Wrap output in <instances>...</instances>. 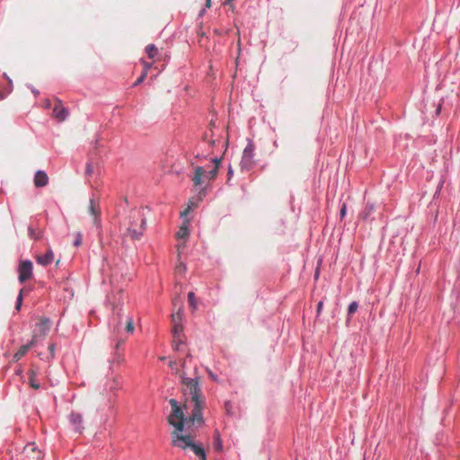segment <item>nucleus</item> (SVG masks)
I'll use <instances>...</instances> for the list:
<instances>
[{"label": "nucleus", "mask_w": 460, "mask_h": 460, "mask_svg": "<svg viewBox=\"0 0 460 460\" xmlns=\"http://www.w3.org/2000/svg\"><path fill=\"white\" fill-rule=\"evenodd\" d=\"M94 172V167L92 161H89L86 164L85 172L84 174L87 178H91L93 175Z\"/></svg>", "instance_id": "393cba45"}, {"label": "nucleus", "mask_w": 460, "mask_h": 460, "mask_svg": "<svg viewBox=\"0 0 460 460\" xmlns=\"http://www.w3.org/2000/svg\"><path fill=\"white\" fill-rule=\"evenodd\" d=\"M211 6V0H206V7L209 8Z\"/></svg>", "instance_id": "49530a36"}, {"label": "nucleus", "mask_w": 460, "mask_h": 460, "mask_svg": "<svg viewBox=\"0 0 460 460\" xmlns=\"http://www.w3.org/2000/svg\"><path fill=\"white\" fill-rule=\"evenodd\" d=\"M34 185L37 188L45 187L49 183V177L44 171H38L34 175Z\"/></svg>", "instance_id": "f8f14e48"}, {"label": "nucleus", "mask_w": 460, "mask_h": 460, "mask_svg": "<svg viewBox=\"0 0 460 460\" xmlns=\"http://www.w3.org/2000/svg\"><path fill=\"white\" fill-rule=\"evenodd\" d=\"M346 213H347V205H346V203H343L341 208V211H340L341 219H343L345 217Z\"/></svg>", "instance_id": "f704fd0d"}, {"label": "nucleus", "mask_w": 460, "mask_h": 460, "mask_svg": "<svg viewBox=\"0 0 460 460\" xmlns=\"http://www.w3.org/2000/svg\"><path fill=\"white\" fill-rule=\"evenodd\" d=\"M231 407H232V404L230 402H226L225 403V408H226V412L229 414L230 413V411H231Z\"/></svg>", "instance_id": "c03bdc74"}, {"label": "nucleus", "mask_w": 460, "mask_h": 460, "mask_svg": "<svg viewBox=\"0 0 460 460\" xmlns=\"http://www.w3.org/2000/svg\"><path fill=\"white\" fill-rule=\"evenodd\" d=\"M358 304L356 301L351 302L348 306V316L351 317L352 314L358 310Z\"/></svg>", "instance_id": "cd10ccee"}, {"label": "nucleus", "mask_w": 460, "mask_h": 460, "mask_svg": "<svg viewBox=\"0 0 460 460\" xmlns=\"http://www.w3.org/2000/svg\"><path fill=\"white\" fill-rule=\"evenodd\" d=\"M255 146L252 142H249L243 152L240 166L243 171H250L255 164L254 159Z\"/></svg>", "instance_id": "20e7f679"}, {"label": "nucleus", "mask_w": 460, "mask_h": 460, "mask_svg": "<svg viewBox=\"0 0 460 460\" xmlns=\"http://www.w3.org/2000/svg\"><path fill=\"white\" fill-rule=\"evenodd\" d=\"M191 209V206L190 205H188L187 208L181 212V217H186L190 212Z\"/></svg>", "instance_id": "e433bc0d"}, {"label": "nucleus", "mask_w": 460, "mask_h": 460, "mask_svg": "<svg viewBox=\"0 0 460 460\" xmlns=\"http://www.w3.org/2000/svg\"><path fill=\"white\" fill-rule=\"evenodd\" d=\"M375 210V207L372 204H367L365 207L364 211L361 213L360 217L362 219L367 220L373 214Z\"/></svg>", "instance_id": "4be33fe9"}, {"label": "nucleus", "mask_w": 460, "mask_h": 460, "mask_svg": "<svg viewBox=\"0 0 460 460\" xmlns=\"http://www.w3.org/2000/svg\"><path fill=\"white\" fill-rule=\"evenodd\" d=\"M120 343V341L117 342L115 347V357L113 358V361L117 362L118 364H120L124 360L123 354L119 351Z\"/></svg>", "instance_id": "5701e85b"}, {"label": "nucleus", "mask_w": 460, "mask_h": 460, "mask_svg": "<svg viewBox=\"0 0 460 460\" xmlns=\"http://www.w3.org/2000/svg\"><path fill=\"white\" fill-rule=\"evenodd\" d=\"M33 275L32 262L29 260L21 261L18 266V279L21 283H24L31 279Z\"/></svg>", "instance_id": "423d86ee"}, {"label": "nucleus", "mask_w": 460, "mask_h": 460, "mask_svg": "<svg viewBox=\"0 0 460 460\" xmlns=\"http://www.w3.org/2000/svg\"><path fill=\"white\" fill-rule=\"evenodd\" d=\"M29 451L34 452L36 454V457L37 458H40L41 457V452L39 451V450H36V447H35L34 444H29V445H27L24 447V452L25 453H28Z\"/></svg>", "instance_id": "a878e982"}, {"label": "nucleus", "mask_w": 460, "mask_h": 460, "mask_svg": "<svg viewBox=\"0 0 460 460\" xmlns=\"http://www.w3.org/2000/svg\"><path fill=\"white\" fill-rule=\"evenodd\" d=\"M188 205L191 206V209L198 206V203L194 200V199H190L188 202Z\"/></svg>", "instance_id": "79ce46f5"}, {"label": "nucleus", "mask_w": 460, "mask_h": 460, "mask_svg": "<svg viewBox=\"0 0 460 460\" xmlns=\"http://www.w3.org/2000/svg\"><path fill=\"white\" fill-rule=\"evenodd\" d=\"M234 0H225L224 4L229 5L232 10H234Z\"/></svg>", "instance_id": "37998d69"}, {"label": "nucleus", "mask_w": 460, "mask_h": 460, "mask_svg": "<svg viewBox=\"0 0 460 460\" xmlns=\"http://www.w3.org/2000/svg\"><path fill=\"white\" fill-rule=\"evenodd\" d=\"M212 162L213 164L208 165V168L204 166L195 167L194 174L191 177V181L195 187L206 184L217 176L219 161L217 159H213Z\"/></svg>", "instance_id": "7ed1b4c3"}, {"label": "nucleus", "mask_w": 460, "mask_h": 460, "mask_svg": "<svg viewBox=\"0 0 460 460\" xmlns=\"http://www.w3.org/2000/svg\"><path fill=\"white\" fill-rule=\"evenodd\" d=\"M126 330L128 332L132 333L134 332V325L132 318H129L127 322Z\"/></svg>", "instance_id": "2f4dec72"}, {"label": "nucleus", "mask_w": 460, "mask_h": 460, "mask_svg": "<svg viewBox=\"0 0 460 460\" xmlns=\"http://www.w3.org/2000/svg\"><path fill=\"white\" fill-rule=\"evenodd\" d=\"M191 209V206L190 205H188L187 208L181 212V217H186L190 212Z\"/></svg>", "instance_id": "4c0bfd02"}, {"label": "nucleus", "mask_w": 460, "mask_h": 460, "mask_svg": "<svg viewBox=\"0 0 460 460\" xmlns=\"http://www.w3.org/2000/svg\"><path fill=\"white\" fill-rule=\"evenodd\" d=\"M35 259L38 264L46 267L53 262L54 252L50 248H49L45 254L37 255Z\"/></svg>", "instance_id": "9b49d317"}, {"label": "nucleus", "mask_w": 460, "mask_h": 460, "mask_svg": "<svg viewBox=\"0 0 460 460\" xmlns=\"http://www.w3.org/2000/svg\"><path fill=\"white\" fill-rule=\"evenodd\" d=\"M28 231H29V236L31 239L37 241V240L41 239L43 236V232L40 228H34L33 226H29Z\"/></svg>", "instance_id": "aec40b11"}, {"label": "nucleus", "mask_w": 460, "mask_h": 460, "mask_svg": "<svg viewBox=\"0 0 460 460\" xmlns=\"http://www.w3.org/2000/svg\"><path fill=\"white\" fill-rule=\"evenodd\" d=\"M35 345V339L33 338L31 341H30L28 343L22 345L20 347V349L13 354V361L17 362L22 358H23L30 349H31Z\"/></svg>", "instance_id": "9d476101"}, {"label": "nucleus", "mask_w": 460, "mask_h": 460, "mask_svg": "<svg viewBox=\"0 0 460 460\" xmlns=\"http://www.w3.org/2000/svg\"><path fill=\"white\" fill-rule=\"evenodd\" d=\"M189 236V229L188 226L183 225L180 227L178 232L176 233V237L178 239H185Z\"/></svg>", "instance_id": "b1692460"}, {"label": "nucleus", "mask_w": 460, "mask_h": 460, "mask_svg": "<svg viewBox=\"0 0 460 460\" xmlns=\"http://www.w3.org/2000/svg\"><path fill=\"white\" fill-rule=\"evenodd\" d=\"M108 302L111 305L112 310L120 308L123 304V290L121 288L112 291L108 296Z\"/></svg>", "instance_id": "6e6552de"}, {"label": "nucleus", "mask_w": 460, "mask_h": 460, "mask_svg": "<svg viewBox=\"0 0 460 460\" xmlns=\"http://www.w3.org/2000/svg\"><path fill=\"white\" fill-rule=\"evenodd\" d=\"M140 63L143 66V72L142 73H146L147 75L148 70L153 66V65L155 62H154L153 60L151 62H148V61H146V60L142 58V59H140Z\"/></svg>", "instance_id": "bb28decb"}, {"label": "nucleus", "mask_w": 460, "mask_h": 460, "mask_svg": "<svg viewBox=\"0 0 460 460\" xmlns=\"http://www.w3.org/2000/svg\"><path fill=\"white\" fill-rule=\"evenodd\" d=\"M68 113V110L64 107L62 101L58 98H55L52 117L56 119L58 122H62L66 119Z\"/></svg>", "instance_id": "0eeeda50"}, {"label": "nucleus", "mask_w": 460, "mask_h": 460, "mask_svg": "<svg viewBox=\"0 0 460 460\" xmlns=\"http://www.w3.org/2000/svg\"><path fill=\"white\" fill-rule=\"evenodd\" d=\"M146 73H142L141 75L137 79V81L133 84V86H137L139 85L140 84H142L145 79L146 78Z\"/></svg>", "instance_id": "473e14b6"}, {"label": "nucleus", "mask_w": 460, "mask_h": 460, "mask_svg": "<svg viewBox=\"0 0 460 460\" xmlns=\"http://www.w3.org/2000/svg\"><path fill=\"white\" fill-rule=\"evenodd\" d=\"M188 301H189L190 305L193 309L197 308L196 297H195V294L193 292H189V294H188Z\"/></svg>", "instance_id": "c85d7f7f"}, {"label": "nucleus", "mask_w": 460, "mask_h": 460, "mask_svg": "<svg viewBox=\"0 0 460 460\" xmlns=\"http://www.w3.org/2000/svg\"><path fill=\"white\" fill-rule=\"evenodd\" d=\"M214 31L216 34L221 35V32L219 31V30L216 29Z\"/></svg>", "instance_id": "de8ad7c7"}, {"label": "nucleus", "mask_w": 460, "mask_h": 460, "mask_svg": "<svg viewBox=\"0 0 460 460\" xmlns=\"http://www.w3.org/2000/svg\"><path fill=\"white\" fill-rule=\"evenodd\" d=\"M82 240H83L82 234L80 232L76 233L75 236L74 245L75 247L80 246L82 244Z\"/></svg>", "instance_id": "c756f323"}, {"label": "nucleus", "mask_w": 460, "mask_h": 460, "mask_svg": "<svg viewBox=\"0 0 460 460\" xmlns=\"http://www.w3.org/2000/svg\"><path fill=\"white\" fill-rule=\"evenodd\" d=\"M22 294H23V289H21L20 290V293H19V296L17 297V301H16V310H20L21 306H22Z\"/></svg>", "instance_id": "7c9ffc66"}, {"label": "nucleus", "mask_w": 460, "mask_h": 460, "mask_svg": "<svg viewBox=\"0 0 460 460\" xmlns=\"http://www.w3.org/2000/svg\"><path fill=\"white\" fill-rule=\"evenodd\" d=\"M55 350H56V344L51 342L49 344L48 352L47 353L39 352L38 356L42 360L50 361L55 358Z\"/></svg>", "instance_id": "2eb2a0df"}, {"label": "nucleus", "mask_w": 460, "mask_h": 460, "mask_svg": "<svg viewBox=\"0 0 460 460\" xmlns=\"http://www.w3.org/2000/svg\"><path fill=\"white\" fill-rule=\"evenodd\" d=\"M89 211L93 216V223L97 228L101 229V208L99 204L93 199H90Z\"/></svg>", "instance_id": "1a4fd4ad"}, {"label": "nucleus", "mask_w": 460, "mask_h": 460, "mask_svg": "<svg viewBox=\"0 0 460 460\" xmlns=\"http://www.w3.org/2000/svg\"><path fill=\"white\" fill-rule=\"evenodd\" d=\"M181 390L184 395L182 405H179L175 399H171L172 412L168 416V422L174 427L171 434L172 445L185 452H192L200 460H206L204 448L194 442L191 436L193 428L201 427L204 420L202 410L206 402L199 384V376L195 370L193 376H188L185 371L186 359L181 362Z\"/></svg>", "instance_id": "f257e3e1"}, {"label": "nucleus", "mask_w": 460, "mask_h": 460, "mask_svg": "<svg viewBox=\"0 0 460 460\" xmlns=\"http://www.w3.org/2000/svg\"><path fill=\"white\" fill-rule=\"evenodd\" d=\"M169 367L172 370V371H175V374H178L179 373V369L177 367V362L175 360H172L169 362Z\"/></svg>", "instance_id": "72a5a7b5"}, {"label": "nucleus", "mask_w": 460, "mask_h": 460, "mask_svg": "<svg viewBox=\"0 0 460 460\" xmlns=\"http://www.w3.org/2000/svg\"><path fill=\"white\" fill-rule=\"evenodd\" d=\"M4 75L8 81V85L3 89H0V101L4 100L13 91L12 80L5 74Z\"/></svg>", "instance_id": "6ab92c4d"}, {"label": "nucleus", "mask_w": 460, "mask_h": 460, "mask_svg": "<svg viewBox=\"0 0 460 460\" xmlns=\"http://www.w3.org/2000/svg\"><path fill=\"white\" fill-rule=\"evenodd\" d=\"M236 34H237V37H238V39H237V49H238V51L240 52L241 51V38H240V31H239V30H237Z\"/></svg>", "instance_id": "a19ab883"}, {"label": "nucleus", "mask_w": 460, "mask_h": 460, "mask_svg": "<svg viewBox=\"0 0 460 460\" xmlns=\"http://www.w3.org/2000/svg\"><path fill=\"white\" fill-rule=\"evenodd\" d=\"M181 320V314L180 312H178L176 314H172V321L173 323L172 327V348L174 350L179 351L181 349V346L183 345V340H182V326L178 323L177 322Z\"/></svg>", "instance_id": "39448f33"}, {"label": "nucleus", "mask_w": 460, "mask_h": 460, "mask_svg": "<svg viewBox=\"0 0 460 460\" xmlns=\"http://www.w3.org/2000/svg\"><path fill=\"white\" fill-rule=\"evenodd\" d=\"M70 422L75 427L76 431H80L82 429L83 417L78 412H72L69 416Z\"/></svg>", "instance_id": "f3484780"}, {"label": "nucleus", "mask_w": 460, "mask_h": 460, "mask_svg": "<svg viewBox=\"0 0 460 460\" xmlns=\"http://www.w3.org/2000/svg\"><path fill=\"white\" fill-rule=\"evenodd\" d=\"M209 126H210V128H209L208 131L205 132L203 138L205 141H208L211 146H214L216 144V139L213 138V137H214L213 128L215 127V122L213 120H211L209 123Z\"/></svg>", "instance_id": "a211bd4d"}, {"label": "nucleus", "mask_w": 460, "mask_h": 460, "mask_svg": "<svg viewBox=\"0 0 460 460\" xmlns=\"http://www.w3.org/2000/svg\"><path fill=\"white\" fill-rule=\"evenodd\" d=\"M323 308V301H320L317 305V310H316L317 316H319L321 314Z\"/></svg>", "instance_id": "58836bf2"}, {"label": "nucleus", "mask_w": 460, "mask_h": 460, "mask_svg": "<svg viewBox=\"0 0 460 460\" xmlns=\"http://www.w3.org/2000/svg\"><path fill=\"white\" fill-rule=\"evenodd\" d=\"M147 58L154 62H156L159 58V50L155 44H148L145 49Z\"/></svg>", "instance_id": "dca6fc26"}, {"label": "nucleus", "mask_w": 460, "mask_h": 460, "mask_svg": "<svg viewBox=\"0 0 460 460\" xmlns=\"http://www.w3.org/2000/svg\"><path fill=\"white\" fill-rule=\"evenodd\" d=\"M297 460V459H296Z\"/></svg>", "instance_id": "09e8293b"}, {"label": "nucleus", "mask_w": 460, "mask_h": 460, "mask_svg": "<svg viewBox=\"0 0 460 460\" xmlns=\"http://www.w3.org/2000/svg\"><path fill=\"white\" fill-rule=\"evenodd\" d=\"M37 375L38 371L32 366L28 371V379L29 385L34 390H39L40 388V384L37 379Z\"/></svg>", "instance_id": "4468645a"}, {"label": "nucleus", "mask_w": 460, "mask_h": 460, "mask_svg": "<svg viewBox=\"0 0 460 460\" xmlns=\"http://www.w3.org/2000/svg\"><path fill=\"white\" fill-rule=\"evenodd\" d=\"M214 448L218 452L223 451V443L218 430H216L214 433Z\"/></svg>", "instance_id": "412c9836"}, {"label": "nucleus", "mask_w": 460, "mask_h": 460, "mask_svg": "<svg viewBox=\"0 0 460 460\" xmlns=\"http://www.w3.org/2000/svg\"><path fill=\"white\" fill-rule=\"evenodd\" d=\"M319 276H320V266H318L315 270V272H314V279H319Z\"/></svg>", "instance_id": "a18cd8bd"}, {"label": "nucleus", "mask_w": 460, "mask_h": 460, "mask_svg": "<svg viewBox=\"0 0 460 460\" xmlns=\"http://www.w3.org/2000/svg\"><path fill=\"white\" fill-rule=\"evenodd\" d=\"M42 106L45 108V109H49L51 107V102L49 99H45L42 102Z\"/></svg>", "instance_id": "ea45409f"}, {"label": "nucleus", "mask_w": 460, "mask_h": 460, "mask_svg": "<svg viewBox=\"0 0 460 460\" xmlns=\"http://www.w3.org/2000/svg\"><path fill=\"white\" fill-rule=\"evenodd\" d=\"M122 387L120 377L114 376L109 379L106 383V389H108L111 393L116 395V393L120 390Z\"/></svg>", "instance_id": "ddd939ff"}, {"label": "nucleus", "mask_w": 460, "mask_h": 460, "mask_svg": "<svg viewBox=\"0 0 460 460\" xmlns=\"http://www.w3.org/2000/svg\"><path fill=\"white\" fill-rule=\"evenodd\" d=\"M127 231L134 240L139 239L146 230V218L143 208H133L128 216Z\"/></svg>", "instance_id": "f03ea898"}, {"label": "nucleus", "mask_w": 460, "mask_h": 460, "mask_svg": "<svg viewBox=\"0 0 460 460\" xmlns=\"http://www.w3.org/2000/svg\"><path fill=\"white\" fill-rule=\"evenodd\" d=\"M175 270H176V271H177L178 273H183V272H185V270H186V266H185V264H183V263H181V262L180 264H178V265L176 266V269H175Z\"/></svg>", "instance_id": "c9c22d12"}]
</instances>
